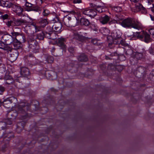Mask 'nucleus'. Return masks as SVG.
Segmentation results:
<instances>
[{"instance_id": "obj_24", "label": "nucleus", "mask_w": 154, "mask_h": 154, "mask_svg": "<svg viewBox=\"0 0 154 154\" xmlns=\"http://www.w3.org/2000/svg\"><path fill=\"white\" fill-rule=\"evenodd\" d=\"M73 39L82 42L85 39V37L78 33H75L74 34Z\"/></svg>"}, {"instance_id": "obj_16", "label": "nucleus", "mask_w": 154, "mask_h": 154, "mask_svg": "<svg viewBox=\"0 0 154 154\" xmlns=\"http://www.w3.org/2000/svg\"><path fill=\"white\" fill-rule=\"evenodd\" d=\"M38 23L43 28L48 24V20L47 18H41L38 21Z\"/></svg>"}, {"instance_id": "obj_33", "label": "nucleus", "mask_w": 154, "mask_h": 154, "mask_svg": "<svg viewBox=\"0 0 154 154\" xmlns=\"http://www.w3.org/2000/svg\"><path fill=\"white\" fill-rule=\"evenodd\" d=\"M13 119H11L10 118L6 119L5 121V122H2L0 124L1 125H11L12 123V120Z\"/></svg>"}, {"instance_id": "obj_3", "label": "nucleus", "mask_w": 154, "mask_h": 154, "mask_svg": "<svg viewBox=\"0 0 154 154\" xmlns=\"http://www.w3.org/2000/svg\"><path fill=\"white\" fill-rule=\"evenodd\" d=\"M29 47L31 51L34 53H37L39 48L38 42L32 38H29L28 40Z\"/></svg>"}, {"instance_id": "obj_27", "label": "nucleus", "mask_w": 154, "mask_h": 154, "mask_svg": "<svg viewBox=\"0 0 154 154\" xmlns=\"http://www.w3.org/2000/svg\"><path fill=\"white\" fill-rule=\"evenodd\" d=\"M13 45L14 48V49H19L22 47V44L21 42L17 41V40H14Z\"/></svg>"}, {"instance_id": "obj_37", "label": "nucleus", "mask_w": 154, "mask_h": 154, "mask_svg": "<svg viewBox=\"0 0 154 154\" xmlns=\"http://www.w3.org/2000/svg\"><path fill=\"white\" fill-rule=\"evenodd\" d=\"M14 24V21H12V20L8 21L6 23V25L8 27H10L11 26H15V25Z\"/></svg>"}, {"instance_id": "obj_5", "label": "nucleus", "mask_w": 154, "mask_h": 154, "mask_svg": "<svg viewBox=\"0 0 154 154\" xmlns=\"http://www.w3.org/2000/svg\"><path fill=\"white\" fill-rule=\"evenodd\" d=\"M76 21V19H72L71 17L69 16L64 17L63 20V22L64 24L68 27L75 26Z\"/></svg>"}, {"instance_id": "obj_59", "label": "nucleus", "mask_w": 154, "mask_h": 154, "mask_svg": "<svg viewBox=\"0 0 154 154\" xmlns=\"http://www.w3.org/2000/svg\"><path fill=\"white\" fill-rule=\"evenodd\" d=\"M101 7L100 8L98 9L97 8V9L95 10V11H98L99 12H103V11H102V9L101 8Z\"/></svg>"}, {"instance_id": "obj_18", "label": "nucleus", "mask_w": 154, "mask_h": 154, "mask_svg": "<svg viewBox=\"0 0 154 154\" xmlns=\"http://www.w3.org/2000/svg\"><path fill=\"white\" fill-rule=\"evenodd\" d=\"M21 75L25 77H27L30 75V72L29 69L26 67H22L21 68Z\"/></svg>"}, {"instance_id": "obj_39", "label": "nucleus", "mask_w": 154, "mask_h": 154, "mask_svg": "<svg viewBox=\"0 0 154 154\" xmlns=\"http://www.w3.org/2000/svg\"><path fill=\"white\" fill-rule=\"evenodd\" d=\"M51 36L50 38V39L54 40L57 38V35L54 32H51Z\"/></svg>"}, {"instance_id": "obj_36", "label": "nucleus", "mask_w": 154, "mask_h": 154, "mask_svg": "<svg viewBox=\"0 0 154 154\" xmlns=\"http://www.w3.org/2000/svg\"><path fill=\"white\" fill-rule=\"evenodd\" d=\"M112 9L114 11H115L117 12H120L122 10V8L121 7L119 6L113 7L112 8Z\"/></svg>"}, {"instance_id": "obj_35", "label": "nucleus", "mask_w": 154, "mask_h": 154, "mask_svg": "<svg viewBox=\"0 0 154 154\" xmlns=\"http://www.w3.org/2000/svg\"><path fill=\"white\" fill-rule=\"evenodd\" d=\"M42 9V8L38 6L33 7L31 8V11H35L39 12L41 11Z\"/></svg>"}, {"instance_id": "obj_1", "label": "nucleus", "mask_w": 154, "mask_h": 154, "mask_svg": "<svg viewBox=\"0 0 154 154\" xmlns=\"http://www.w3.org/2000/svg\"><path fill=\"white\" fill-rule=\"evenodd\" d=\"M30 105L27 103H21L18 106V111L17 112H10L8 114L9 116H11V119H15L17 115H19L22 119H24L29 117V115L26 113V111L29 109Z\"/></svg>"}, {"instance_id": "obj_25", "label": "nucleus", "mask_w": 154, "mask_h": 154, "mask_svg": "<svg viewBox=\"0 0 154 154\" xmlns=\"http://www.w3.org/2000/svg\"><path fill=\"white\" fill-rule=\"evenodd\" d=\"M4 79L6 81V83L8 85H10L14 82L13 79L10 75H5Z\"/></svg>"}, {"instance_id": "obj_47", "label": "nucleus", "mask_w": 154, "mask_h": 154, "mask_svg": "<svg viewBox=\"0 0 154 154\" xmlns=\"http://www.w3.org/2000/svg\"><path fill=\"white\" fill-rule=\"evenodd\" d=\"M149 52L151 54L154 55V48L151 47L149 49Z\"/></svg>"}, {"instance_id": "obj_49", "label": "nucleus", "mask_w": 154, "mask_h": 154, "mask_svg": "<svg viewBox=\"0 0 154 154\" xmlns=\"http://www.w3.org/2000/svg\"><path fill=\"white\" fill-rule=\"evenodd\" d=\"M108 69H109L112 70L115 68V66L112 64H109L108 67Z\"/></svg>"}, {"instance_id": "obj_58", "label": "nucleus", "mask_w": 154, "mask_h": 154, "mask_svg": "<svg viewBox=\"0 0 154 154\" xmlns=\"http://www.w3.org/2000/svg\"><path fill=\"white\" fill-rule=\"evenodd\" d=\"M25 6L26 7H31L32 6V5L29 3L26 2L25 4Z\"/></svg>"}, {"instance_id": "obj_23", "label": "nucleus", "mask_w": 154, "mask_h": 154, "mask_svg": "<svg viewBox=\"0 0 154 154\" xmlns=\"http://www.w3.org/2000/svg\"><path fill=\"white\" fill-rule=\"evenodd\" d=\"M144 32H145L143 31L141 32H137L134 33L133 34V37H137V38L143 41L144 38Z\"/></svg>"}, {"instance_id": "obj_45", "label": "nucleus", "mask_w": 154, "mask_h": 154, "mask_svg": "<svg viewBox=\"0 0 154 154\" xmlns=\"http://www.w3.org/2000/svg\"><path fill=\"white\" fill-rule=\"evenodd\" d=\"M52 21L53 22V23H54V24L57 22H60L59 21V17L57 16H56L54 18H53L52 20Z\"/></svg>"}, {"instance_id": "obj_29", "label": "nucleus", "mask_w": 154, "mask_h": 154, "mask_svg": "<svg viewBox=\"0 0 154 154\" xmlns=\"http://www.w3.org/2000/svg\"><path fill=\"white\" fill-rule=\"evenodd\" d=\"M80 23L81 25L86 26H88L90 24V23L89 20L84 17H82L81 18Z\"/></svg>"}, {"instance_id": "obj_22", "label": "nucleus", "mask_w": 154, "mask_h": 154, "mask_svg": "<svg viewBox=\"0 0 154 154\" xmlns=\"http://www.w3.org/2000/svg\"><path fill=\"white\" fill-rule=\"evenodd\" d=\"M25 123L23 122H19L17 125L16 131L18 133H20L24 128Z\"/></svg>"}, {"instance_id": "obj_32", "label": "nucleus", "mask_w": 154, "mask_h": 154, "mask_svg": "<svg viewBox=\"0 0 154 154\" xmlns=\"http://www.w3.org/2000/svg\"><path fill=\"white\" fill-rule=\"evenodd\" d=\"M45 37V32L43 31H41L37 34L36 38L39 40H42L44 39Z\"/></svg>"}, {"instance_id": "obj_46", "label": "nucleus", "mask_w": 154, "mask_h": 154, "mask_svg": "<svg viewBox=\"0 0 154 154\" xmlns=\"http://www.w3.org/2000/svg\"><path fill=\"white\" fill-rule=\"evenodd\" d=\"M51 32H45V37L47 38L48 39H50L51 37H50L51 36Z\"/></svg>"}, {"instance_id": "obj_4", "label": "nucleus", "mask_w": 154, "mask_h": 154, "mask_svg": "<svg viewBox=\"0 0 154 154\" xmlns=\"http://www.w3.org/2000/svg\"><path fill=\"white\" fill-rule=\"evenodd\" d=\"M57 42L58 45L60 46L61 48L59 51V53L54 55L56 56H60L63 54V50L65 51L66 49V47L64 43L65 39L64 38H58L57 40Z\"/></svg>"}, {"instance_id": "obj_17", "label": "nucleus", "mask_w": 154, "mask_h": 154, "mask_svg": "<svg viewBox=\"0 0 154 154\" xmlns=\"http://www.w3.org/2000/svg\"><path fill=\"white\" fill-rule=\"evenodd\" d=\"M12 4L9 0H1L0 1V4L2 6L8 8H11Z\"/></svg>"}, {"instance_id": "obj_44", "label": "nucleus", "mask_w": 154, "mask_h": 154, "mask_svg": "<svg viewBox=\"0 0 154 154\" xmlns=\"http://www.w3.org/2000/svg\"><path fill=\"white\" fill-rule=\"evenodd\" d=\"M90 6L91 8L95 9V10H96L97 8L98 9L101 7L100 6H97L96 5L93 3L91 4Z\"/></svg>"}, {"instance_id": "obj_64", "label": "nucleus", "mask_w": 154, "mask_h": 154, "mask_svg": "<svg viewBox=\"0 0 154 154\" xmlns=\"http://www.w3.org/2000/svg\"><path fill=\"white\" fill-rule=\"evenodd\" d=\"M153 7H151V10L152 11L154 12V5L153 4Z\"/></svg>"}, {"instance_id": "obj_13", "label": "nucleus", "mask_w": 154, "mask_h": 154, "mask_svg": "<svg viewBox=\"0 0 154 154\" xmlns=\"http://www.w3.org/2000/svg\"><path fill=\"white\" fill-rule=\"evenodd\" d=\"M135 8L136 11H141L143 13H146V9L139 2L135 3Z\"/></svg>"}, {"instance_id": "obj_11", "label": "nucleus", "mask_w": 154, "mask_h": 154, "mask_svg": "<svg viewBox=\"0 0 154 154\" xmlns=\"http://www.w3.org/2000/svg\"><path fill=\"white\" fill-rule=\"evenodd\" d=\"M146 68L143 66H139L136 69L135 72L136 76L139 78H141L145 73Z\"/></svg>"}, {"instance_id": "obj_21", "label": "nucleus", "mask_w": 154, "mask_h": 154, "mask_svg": "<svg viewBox=\"0 0 154 154\" xmlns=\"http://www.w3.org/2000/svg\"><path fill=\"white\" fill-rule=\"evenodd\" d=\"M62 26L60 22H58L55 23L52 26V28L55 29L56 32H60Z\"/></svg>"}, {"instance_id": "obj_63", "label": "nucleus", "mask_w": 154, "mask_h": 154, "mask_svg": "<svg viewBox=\"0 0 154 154\" xmlns=\"http://www.w3.org/2000/svg\"><path fill=\"white\" fill-rule=\"evenodd\" d=\"M48 75H49V77H51V76H52V75H50V73H48V72H46L45 73V75L46 76H47L48 75Z\"/></svg>"}, {"instance_id": "obj_48", "label": "nucleus", "mask_w": 154, "mask_h": 154, "mask_svg": "<svg viewBox=\"0 0 154 154\" xmlns=\"http://www.w3.org/2000/svg\"><path fill=\"white\" fill-rule=\"evenodd\" d=\"M116 68L119 72L121 71L123 69V66L120 65L117 66L116 67Z\"/></svg>"}, {"instance_id": "obj_6", "label": "nucleus", "mask_w": 154, "mask_h": 154, "mask_svg": "<svg viewBox=\"0 0 154 154\" xmlns=\"http://www.w3.org/2000/svg\"><path fill=\"white\" fill-rule=\"evenodd\" d=\"M1 129L0 130V138L2 137H7L8 139L14 137L13 134L11 132L7 133L6 131V127L5 126H2Z\"/></svg>"}, {"instance_id": "obj_20", "label": "nucleus", "mask_w": 154, "mask_h": 154, "mask_svg": "<svg viewBox=\"0 0 154 154\" xmlns=\"http://www.w3.org/2000/svg\"><path fill=\"white\" fill-rule=\"evenodd\" d=\"M77 59L79 61L81 62H85L88 60L87 56L84 53L81 54L78 56Z\"/></svg>"}, {"instance_id": "obj_8", "label": "nucleus", "mask_w": 154, "mask_h": 154, "mask_svg": "<svg viewBox=\"0 0 154 154\" xmlns=\"http://www.w3.org/2000/svg\"><path fill=\"white\" fill-rule=\"evenodd\" d=\"M81 12L83 14L93 18L95 17L97 14L95 10L88 8L82 9Z\"/></svg>"}, {"instance_id": "obj_28", "label": "nucleus", "mask_w": 154, "mask_h": 154, "mask_svg": "<svg viewBox=\"0 0 154 154\" xmlns=\"http://www.w3.org/2000/svg\"><path fill=\"white\" fill-rule=\"evenodd\" d=\"M134 55L138 59V60H140L141 59L145 58L146 56V53L145 52L142 53L137 52Z\"/></svg>"}, {"instance_id": "obj_12", "label": "nucleus", "mask_w": 154, "mask_h": 154, "mask_svg": "<svg viewBox=\"0 0 154 154\" xmlns=\"http://www.w3.org/2000/svg\"><path fill=\"white\" fill-rule=\"evenodd\" d=\"M14 100H16V98L13 97L12 99H8L6 100H5L3 102H2V104H3V106L6 108H10L12 106V104L13 102V99Z\"/></svg>"}, {"instance_id": "obj_40", "label": "nucleus", "mask_w": 154, "mask_h": 154, "mask_svg": "<svg viewBox=\"0 0 154 154\" xmlns=\"http://www.w3.org/2000/svg\"><path fill=\"white\" fill-rule=\"evenodd\" d=\"M125 50V54L127 55H130L132 53V51L130 48H129L126 51V48H124Z\"/></svg>"}, {"instance_id": "obj_41", "label": "nucleus", "mask_w": 154, "mask_h": 154, "mask_svg": "<svg viewBox=\"0 0 154 154\" xmlns=\"http://www.w3.org/2000/svg\"><path fill=\"white\" fill-rule=\"evenodd\" d=\"M9 16L7 14H5L2 15L1 17V18L3 20H5V19H7L8 18Z\"/></svg>"}, {"instance_id": "obj_2", "label": "nucleus", "mask_w": 154, "mask_h": 154, "mask_svg": "<svg viewBox=\"0 0 154 154\" xmlns=\"http://www.w3.org/2000/svg\"><path fill=\"white\" fill-rule=\"evenodd\" d=\"M121 25L125 28H133L138 30L140 29L142 27V24L140 22L137 20L129 17L122 21Z\"/></svg>"}, {"instance_id": "obj_19", "label": "nucleus", "mask_w": 154, "mask_h": 154, "mask_svg": "<svg viewBox=\"0 0 154 154\" xmlns=\"http://www.w3.org/2000/svg\"><path fill=\"white\" fill-rule=\"evenodd\" d=\"M28 22L26 20L21 19L14 20L15 26H19L23 25H26L28 23Z\"/></svg>"}, {"instance_id": "obj_42", "label": "nucleus", "mask_w": 154, "mask_h": 154, "mask_svg": "<svg viewBox=\"0 0 154 154\" xmlns=\"http://www.w3.org/2000/svg\"><path fill=\"white\" fill-rule=\"evenodd\" d=\"M5 44L2 40L0 41V48L6 50V49L5 47Z\"/></svg>"}, {"instance_id": "obj_50", "label": "nucleus", "mask_w": 154, "mask_h": 154, "mask_svg": "<svg viewBox=\"0 0 154 154\" xmlns=\"http://www.w3.org/2000/svg\"><path fill=\"white\" fill-rule=\"evenodd\" d=\"M27 58L29 59H30L32 58L34 59L35 58V57L32 54H29L27 56Z\"/></svg>"}, {"instance_id": "obj_56", "label": "nucleus", "mask_w": 154, "mask_h": 154, "mask_svg": "<svg viewBox=\"0 0 154 154\" xmlns=\"http://www.w3.org/2000/svg\"><path fill=\"white\" fill-rule=\"evenodd\" d=\"M81 0H74L73 2L74 3H80L82 2Z\"/></svg>"}, {"instance_id": "obj_31", "label": "nucleus", "mask_w": 154, "mask_h": 154, "mask_svg": "<svg viewBox=\"0 0 154 154\" xmlns=\"http://www.w3.org/2000/svg\"><path fill=\"white\" fill-rule=\"evenodd\" d=\"M44 57L45 60L48 63H51L53 62L54 59L52 56L45 54V55Z\"/></svg>"}, {"instance_id": "obj_7", "label": "nucleus", "mask_w": 154, "mask_h": 154, "mask_svg": "<svg viewBox=\"0 0 154 154\" xmlns=\"http://www.w3.org/2000/svg\"><path fill=\"white\" fill-rule=\"evenodd\" d=\"M12 35L9 34L4 35L1 37L2 40L5 45H10L12 44L14 41Z\"/></svg>"}, {"instance_id": "obj_61", "label": "nucleus", "mask_w": 154, "mask_h": 154, "mask_svg": "<svg viewBox=\"0 0 154 154\" xmlns=\"http://www.w3.org/2000/svg\"><path fill=\"white\" fill-rule=\"evenodd\" d=\"M36 3L39 5L42 4V0H36Z\"/></svg>"}, {"instance_id": "obj_53", "label": "nucleus", "mask_w": 154, "mask_h": 154, "mask_svg": "<svg viewBox=\"0 0 154 154\" xmlns=\"http://www.w3.org/2000/svg\"><path fill=\"white\" fill-rule=\"evenodd\" d=\"M148 31L151 35H154V28L151 29Z\"/></svg>"}, {"instance_id": "obj_51", "label": "nucleus", "mask_w": 154, "mask_h": 154, "mask_svg": "<svg viewBox=\"0 0 154 154\" xmlns=\"http://www.w3.org/2000/svg\"><path fill=\"white\" fill-rule=\"evenodd\" d=\"M149 77L151 81H154V71H153L152 74L150 75Z\"/></svg>"}, {"instance_id": "obj_34", "label": "nucleus", "mask_w": 154, "mask_h": 154, "mask_svg": "<svg viewBox=\"0 0 154 154\" xmlns=\"http://www.w3.org/2000/svg\"><path fill=\"white\" fill-rule=\"evenodd\" d=\"M139 60L135 56H132L130 58V61L131 62L132 64H135L138 63L139 62Z\"/></svg>"}, {"instance_id": "obj_55", "label": "nucleus", "mask_w": 154, "mask_h": 154, "mask_svg": "<svg viewBox=\"0 0 154 154\" xmlns=\"http://www.w3.org/2000/svg\"><path fill=\"white\" fill-rule=\"evenodd\" d=\"M68 51L71 53H73L74 52V49L73 48L70 47L68 48Z\"/></svg>"}, {"instance_id": "obj_10", "label": "nucleus", "mask_w": 154, "mask_h": 154, "mask_svg": "<svg viewBox=\"0 0 154 154\" xmlns=\"http://www.w3.org/2000/svg\"><path fill=\"white\" fill-rule=\"evenodd\" d=\"M13 37H15V40L24 42L25 41V37L24 35L22 33H19L18 32H14L11 33Z\"/></svg>"}, {"instance_id": "obj_60", "label": "nucleus", "mask_w": 154, "mask_h": 154, "mask_svg": "<svg viewBox=\"0 0 154 154\" xmlns=\"http://www.w3.org/2000/svg\"><path fill=\"white\" fill-rule=\"evenodd\" d=\"M5 71V69L4 68L3 66H0V72H2V71Z\"/></svg>"}, {"instance_id": "obj_62", "label": "nucleus", "mask_w": 154, "mask_h": 154, "mask_svg": "<svg viewBox=\"0 0 154 154\" xmlns=\"http://www.w3.org/2000/svg\"><path fill=\"white\" fill-rule=\"evenodd\" d=\"M131 2H133L134 3L137 2L139 1V0H130Z\"/></svg>"}, {"instance_id": "obj_52", "label": "nucleus", "mask_w": 154, "mask_h": 154, "mask_svg": "<svg viewBox=\"0 0 154 154\" xmlns=\"http://www.w3.org/2000/svg\"><path fill=\"white\" fill-rule=\"evenodd\" d=\"M5 87L0 85V91L1 93L5 91Z\"/></svg>"}, {"instance_id": "obj_30", "label": "nucleus", "mask_w": 154, "mask_h": 154, "mask_svg": "<svg viewBox=\"0 0 154 154\" xmlns=\"http://www.w3.org/2000/svg\"><path fill=\"white\" fill-rule=\"evenodd\" d=\"M109 20V17L107 15L101 17L100 19V22L103 24L106 23Z\"/></svg>"}, {"instance_id": "obj_9", "label": "nucleus", "mask_w": 154, "mask_h": 154, "mask_svg": "<svg viewBox=\"0 0 154 154\" xmlns=\"http://www.w3.org/2000/svg\"><path fill=\"white\" fill-rule=\"evenodd\" d=\"M10 51L11 53L9 54V60L11 62L15 61L17 58L18 56V52L17 50L10 49L8 52Z\"/></svg>"}, {"instance_id": "obj_54", "label": "nucleus", "mask_w": 154, "mask_h": 154, "mask_svg": "<svg viewBox=\"0 0 154 154\" xmlns=\"http://www.w3.org/2000/svg\"><path fill=\"white\" fill-rule=\"evenodd\" d=\"M91 42L94 45H97L98 44L97 41L96 39H92Z\"/></svg>"}, {"instance_id": "obj_26", "label": "nucleus", "mask_w": 154, "mask_h": 154, "mask_svg": "<svg viewBox=\"0 0 154 154\" xmlns=\"http://www.w3.org/2000/svg\"><path fill=\"white\" fill-rule=\"evenodd\" d=\"M143 41L146 43H149L152 41V39L150 37V35L146 32H145L144 33V38Z\"/></svg>"}, {"instance_id": "obj_14", "label": "nucleus", "mask_w": 154, "mask_h": 154, "mask_svg": "<svg viewBox=\"0 0 154 154\" xmlns=\"http://www.w3.org/2000/svg\"><path fill=\"white\" fill-rule=\"evenodd\" d=\"M113 40V43L115 44H121L122 45L125 46L126 45L125 42L123 41V39L121 37H118L115 38L114 39L112 38V40Z\"/></svg>"}, {"instance_id": "obj_15", "label": "nucleus", "mask_w": 154, "mask_h": 154, "mask_svg": "<svg viewBox=\"0 0 154 154\" xmlns=\"http://www.w3.org/2000/svg\"><path fill=\"white\" fill-rule=\"evenodd\" d=\"M11 8H12L13 11L17 14H21L23 11V9L21 7L13 4H12Z\"/></svg>"}, {"instance_id": "obj_38", "label": "nucleus", "mask_w": 154, "mask_h": 154, "mask_svg": "<svg viewBox=\"0 0 154 154\" xmlns=\"http://www.w3.org/2000/svg\"><path fill=\"white\" fill-rule=\"evenodd\" d=\"M118 58L121 61H124L125 60V57L123 54H118Z\"/></svg>"}, {"instance_id": "obj_43", "label": "nucleus", "mask_w": 154, "mask_h": 154, "mask_svg": "<svg viewBox=\"0 0 154 154\" xmlns=\"http://www.w3.org/2000/svg\"><path fill=\"white\" fill-rule=\"evenodd\" d=\"M50 13L49 11L48 10H44L43 11L42 13V14L43 16H46L48 15Z\"/></svg>"}, {"instance_id": "obj_57", "label": "nucleus", "mask_w": 154, "mask_h": 154, "mask_svg": "<svg viewBox=\"0 0 154 154\" xmlns=\"http://www.w3.org/2000/svg\"><path fill=\"white\" fill-rule=\"evenodd\" d=\"M35 32H38V31H40V28L39 27L35 26Z\"/></svg>"}]
</instances>
